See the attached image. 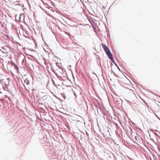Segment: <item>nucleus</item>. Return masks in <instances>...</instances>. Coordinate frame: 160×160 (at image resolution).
<instances>
[{"label": "nucleus", "instance_id": "nucleus-1", "mask_svg": "<svg viewBox=\"0 0 160 160\" xmlns=\"http://www.w3.org/2000/svg\"><path fill=\"white\" fill-rule=\"evenodd\" d=\"M106 53L107 54L109 58L111 59V60L112 61L113 60V59L112 57V55L111 52H110V50L109 48L108 49L105 51Z\"/></svg>", "mask_w": 160, "mask_h": 160}, {"label": "nucleus", "instance_id": "nucleus-2", "mask_svg": "<svg viewBox=\"0 0 160 160\" xmlns=\"http://www.w3.org/2000/svg\"><path fill=\"white\" fill-rule=\"evenodd\" d=\"M25 17V14L24 13H22L20 14L19 17L20 20H24Z\"/></svg>", "mask_w": 160, "mask_h": 160}, {"label": "nucleus", "instance_id": "nucleus-3", "mask_svg": "<svg viewBox=\"0 0 160 160\" xmlns=\"http://www.w3.org/2000/svg\"><path fill=\"white\" fill-rule=\"evenodd\" d=\"M101 45L105 51L108 48L105 44L103 43H102Z\"/></svg>", "mask_w": 160, "mask_h": 160}, {"label": "nucleus", "instance_id": "nucleus-4", "mask_svg": "<svg viewBox=\"0 0 160 160\" xmlns=\"http://www.w3.org/2000/svg\"><path fill=\"white\" fill-rule=\"evenodd\" d=\"M10 1L11 3L13 4H15L18 2V0H10Z\"/></svg>", "mask_w": 160, "mask_h": 160}, {"label": "nucleus", "instance_id": "nucleus-5", "mask_svg": "<svg viewBox=\"0 0 160 160\" xmlns=\"http://www.w3.org/2000/svg\"><path fill=\"white\" fill-rule=\"evenodd\" d=\"M13 65H14V68H15L17 69V70H18V66L15 64H14Z\"/></svg>", "mask_w": 160, "mask_h": 160}]
</instances>
